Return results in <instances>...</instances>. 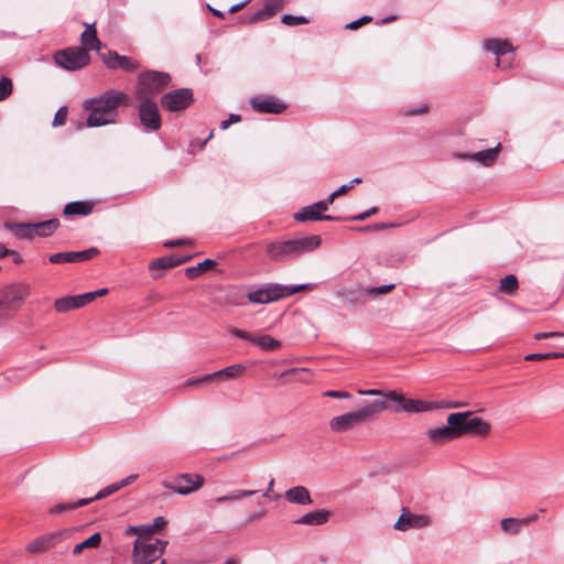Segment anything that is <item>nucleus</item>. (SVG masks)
I'll use <instances>...</instances> for the list:
<instances>
[{
    "instance_id": "1",
    "label": "nucleus",
    "mask_w": 564,
    "mask_h": 564,
    "mask_svg": "<svg viewBox=\"0 0 564 564\" xmlns=\"http://www.w3.org/2000/svg\"><path fill=\"white\" fill-rule=\"evenodd\" d=\"M129 97L122 91L107 90L104 94L86 99L84 109L89 111L87 126L95 128L116 122L118 109L121 105H128Z\"/></svg>"
},
{
    "instance_id": "2",
    "label": "nucleus",
    "mask_w": 564,
    "mask_h": 564,
    "mask_svg": "<svg viewBox=\"0 0 564 564\" xmlns=\"http://www.w3.org/2000/svg\"><path fill=\"white\" fill-rule=\"evenodd\" d=\"M321 243L322 239L317 235L271 242L267 246V254L273 261H286L317 249Z\"/></svg>"
},
{
    "instance_id": "3",
    "label": "nucleus",
    "mask_w": 564,
    "mask_h": 564,
    "mask_svg": "<svg viewBox=\"0 0 564 564\" xmlns=\"http://www.w3.org/2000/svg\"><path fill=\"white\" fill-rule=\"evenodd\" d=\"M387 409L388 406L384 404V400L367 402L357 411L333 417L329 421V429L335 433L346 432L358 424L373 419Z\"/></svg>"
},
{
    "instance_id": "4",
    "label": "nucleus",
    "mask_w": 564,
    "mask_h": 564,
    "mask_svg": "<svg viewBox=\"0 0 564 564\" xmlns=\"http://www.w3.org/2000/svg\"><path fill=\"white\" fill-rule=\"evenodd\" d=\"M308 288V284L283 285L279 283H267L254 291H250L247 297L251 303L267 304L291 296Z\"/></svg>"
},
{
    "instance_id": "5",
    "label": "nucleus",
    "mask_w": 564,
    "mask_h": 564,
    "mask_svg": "<svg viewBox=\"0 0 564 564\" xmlns=\"http://www.w3.org/2000/svg\"><path fill=\"white\" fill-rule=\"evenodd\" d=\"M171 75L166 72L145 69L138 75L137 97H151L171 85Z\"/></svg>"
},
{
    "instance_id": "6",
    "label": "nucleus",
    "mask_w": 564,
    "mask_h": 564,
    "mask_svg": "<svg viewBox=\"0 0 564 564\" xmlns=\"http://www.w3.org/2000/svg\"><path fill=\"white\" fill-rule=\"evenodd\" d=\"M166 541L160 539H137L133 543L132 564H152L164 553Z\"/></svg>"
},
{
    "instance_id": "7",
    "label": "nucleus",
    "mask_w": 564,
    "mask_h": 564,
    "mask_svg": "<svg viewBox=\"0 0 564 564\" xmlns=\"http://www.w3.org/2000/svg\"><path fill=\"white\" fill-rule=\"evenodd\" d=\"M53 59L57 66L75 72L90 63V55L85 47L74 46L57 51Z\"/></svg>"
},
{
    "instance_id": "8",
    "label": "nucleus",
    "mask_w": 564,
    "mask_h": 564,
    "mask_svg": "<svg viewBox=\"0 0 564 564\" xmlns=\"http://www.w3.org/2000/svg\"><path fill=\"white\" fill-rule=\"evenodd\" d=\"M72 533L73 529H61L44 533L30 542L25 551L31 554H43L68 540Z\"/></svg>"
},
{
    "instance_id": "9",
    "label": "nucleus",
    "mask_w": 564,
    "mask_h": 564,
    "mask_svg": "<svg viewBox=\"0 0 564 564\" xmlns=\"http://www.w3.org/2000/svg\"><path fill=\"white\" fill-rule=\"evenodd\" d=\"M384 404L388 406V402H395L399 404L398 408L392 409L393 412L404 411L408 413H421V412H427L436 409V404L433 402H427L423 400L417 399H409L400 393H398L395 390H390L384 394Z\"/></svg>"
},
{
    "instance_id": "10",
    "label": "nucleus",
    "mask_w": 564,
    "mask_h": 564,
    "mask_svg": "<svg viewBox=\"0 0 564 564\" xmlns=\"http://www.w3.org/2000/svg\"><path fill=\"white\" fill-rule=\"evenodd\" d=\"M193 101L194 94L191 88H178L164 94L161 106L170 112H178L187 109Z\"/></svg>"
},
{
    "instance_id": "11",
    "label": "nucleus",
    "mask_w": 564,
    "mask_h": 564,
    "mask_svg": "<svg viewBox=\"0 0 564 564\" xmlns=\"http://www.w3.org/2000/svg\"><path fill=\"white\" fill-rule=\"evenodd\" d=\"M204 477L198 474H181L172 480H164L163 486L178 495H189L203 487Z\"/></svg>"
},
{
    "instance_id": "12",
    "label": "nucleus",
    "mask_w": 564,
    "mask_h": 564,
    "mask_svg": "<svg viewBox=\"0 0 564 564\" xmlns=\"http://www.w3.org/2000/svg\"><path fill=\"white\" fill-rule=\"evenodd\" d=\"M140 100L139 117L141 124L152 131L161 128V116L158 104L151 97H137Z\"/></svg>"
},
{
    "instance_id": "13",
    "label": "nucleus",
    "mask_w": 564,
    "mask_h": 564,
    "mask_svg": "<svg viewBox=\"0 0 564 564\" xmlns=\"http://www.w3.org/2000/svg\"><path fill=\"white\" fill-rule=\"evenodd\" d=\"M30 289L26 284L18 283L0 290V299L6 310L19 306L29 296Z\"/></svg>"
},
{
    "instance_id": "14",
    "label": "nucleus",
    "mask_w": 564,
    "mask_h": 564,
    "mask_svg": "<svg viewBox=\"0 0 564 564\" xmlns=\"http://www.w3.org/2000/svg\"><path fill=\"white\" fill-rule=\"evenodd\" d=\"M395 288V284H386L381 286H372V288H357V289H341L338 291V296L344 299L347 303L354 305L360 296L362 295H372L379 296L391 292Z\"/></svg>"
},
{
    "instance_id": "15",
    "label": "nucleus",
    "mask_w": 564,
    "mask_h": 564,
    "mask_svg": "<svg viewBox=\"0 0 564 564\" xmlns=\"http://www.w3.org/2000/svg\"><path fill=\"white\" fill-rule=\"evenodd\" d=\"M250 106L258 113L279 115L286 109V105L272 95L253 96L250 98Z\"/></svg>"
},
{
    "instance_id": "16",
    "label": "nucleus",
    "mask_w": 564,
    "mask_h": 564,
    "mask_svg": "<svg viewBox=\"0 0 564 564\" xmlns=\"http://www.w3.org/2000/svg\"><path fill=\"white\" fill-rule=\"evenodd\" d=\"M230 334L237 338L250 341L257 345L262 350H274L280 348L281 343L270 335H253L249 332L234 327L230 329Z\"/></svg>"
},
{
    "instance_id": "17",
    "label": "nucleus",
    "mask_w": 564,
    "mask_h": 564,
    "mask_svg": "<svg viewBox=\"0 0 564 564\" xmlns=\"http://www.w3.org/2000/svg\"><path fill=\"white\" fill-rule=\"evenodd\" d=\"M100 57L110 69H122L130 73L141 66L137 59L126 55H119L116 51H108L107 54H100Z\"/></svg>"
},
{
    "instance_id": "18",
    "label": "nucleus",
    "mask_w": 564,
    "mask_h": 564,
    "mask_svg": "<svg viewBox=\"0 0 564 564\" xmlns=\"http://www.w3.org/2000/svg\"><path fill=\"white\" fill-rule=\"evenodd\" d=\"M97 254H99V250L96 247H91L83 251H67L53 253L50 256L48 260L51 263L54 264L74 263L90 260Z\"/></svg>"
},
{
    "instance_id": "19",
    "label": "nucleus",
    "mask_w": 564,
    "mask_h": 564,
    "mask_svg": "<svg viewBox=\"0 0 564 564\" xmlns=\"http://www.w3.org/2000/svg\"><path fill=\"white\" fill-rule=\"evenodd\" d=\"M294 219L300 223H306V221H313V220H327V221H334V220H340V217L337 216H330V215H323V213L315 207V203L305 206L301 208L295 215Z\"/></svg>"
},
{
    "instance_id": "20",
    "label": "nucleus",
    "mask_w": 564,
    "mask_h": 564,
    "mask_svg": "<svg viewBox=\"0 0 564 564\" xmlns=\"http://www.w3.org/2000/svg\"><path fill=\"white\" fill-rule=\"evenodd\" d=\"M500 150H501V144L498 143L492 149L482 150V151H479V152H475L473 154H464V153H462V154H457L456 156L459 158V159H463V160L477 161V162H479L480 164H482L485 166H489V165H491L496 161L497 155L500 152Z\"/></svg>"
},
{
    "instance_id": "21",
    "label": "nucleus",
    "mask_w": 564,
    "mask_h": 564,
    "mask_svg": "<svg viewBox=\"0 0 564 564\" xmlns=\"http://www.w3.org/2000/svg\"><path fill=\"white\" fill-rule=\"evenodd\" d=\"M471 415V412H456L451 413L447 416V425L451 429L455 438L466 434L467 417Z\"/></svg>"
},
{
    "instance_id": "22",
    "label": "nucleus",
    "mask_w": 564,
    "mask_h": 564,
    "mask_svg": "<svg viewBox=\"0 0 564 564\" xmlns=\"http://www.w3.org/2000/svg\"><path fill=\"white\" fill-rule=\"evenodd\" d=\"M246 371H247L246 366H243L241 364H235V365L228 366L221 370H218L214 373L207 375L200 379H197L194 382H204V381H208V380H212V379L218 378V377H225L226 379H235V378L243 376L246 373Z\"/></svg>"
},
{
    "instance_id": "23",
    "label": "nucleus",
    "mask_w": 564,
    "mask_h": 564,
    "mask_svg": "<svg viewBox=\"0 0 564 564\" xmlns=\"http://www.w3.org/2000/svg\"><path fill=\"white\" fill-rule=\"evenodd\" d=\"M330 512L328 510H314L303 514L301 518L294 521L295 524L303 525H322L325 524L329 519Z\"/></svg>"
},
{
    "instance_id": "24",
    "label": "nucleus",
    "mask_w": 564,
    "mask_h": 564,
    "mask_svg": "<svg viewBox=\"0 0 564 564\" xmlns=\"http://www.w3.org/2000/svg\"><path fill=\"white\" fill-rule=\"evenodd\" d=\"M284 496L290 503L306 506L313 502L308 489L304 486L292 487L285 491Z\"/></svg>"
},
{
    "instance_id": "25",
    "label": "nucleus",
    "mask_w": 564,
    "mask_h": 564,
    "mask_svg": "<svg viewBox=\"0 0 564 564\" xmlns=\"http://www.w3.org/2000/svg\"><path fill=\"white\" fill-rule=\"evenodd\" d=\"M283 7V0H267L264 7L258 10L250 19V23L273 17Z\"/></svg>"
},
{
    "instance_id": "26",
    "label": "nucleus",
    "mask_w": 564,
    "mask_h": 564,
    "mask_svg": "<svg viewBox=\"0 0 564 564\" xmlns=\"http://www.w3.org/2000/svg\"><path fill=\"white\" fill-rule=\"evenodd\" d=\"M189 259H191V257L178 258V257H174V256L158 258L150 262L149 270L154 272L156 270H166V269L175 268V267L188 261Z\"/></svg>"
},
{
    "instance_id": "27",
    "label": "nucleus",
    "mask_w": 564,
    "mask_h": 564,
    "mask_svg": "<svg viewBox=\"0 0 564 564\" xmlns=\"http://www.w3.org/2000/svg\"><path fill=\"white\" fill-rule=\"evenodd\" d=\"M426 436L430 440V442L434 445H440L455 440V436L453 435L448 425L429 429L426 431Z\"/></svg>"
},
{
    "instance_id": "28",
    "label": "nucleus",
    "mask_w": 564,
    "mask_h": 564,
    "mask_svg": "<svg viewBox=\"0 0 564 564\" xmlns=\"http://www.w3.org/2000/svg\"><path fill=\"white\" fill-rule=\"evenodd\" d=\"M484 48L494 53L497 56L505 55L506 53L514 51V47L512 46L509 40L499 39H490L485 41Z\"/></svg>"
},
{
    "instance_id": "29",
    "label": "nucleus",
    "mask_w": 564,
    "mask_h": 564,
    "mask_svg": "<svg viewBox=\"0 0 564 564\" xmlns=\"http://www.w3.org/2000/svg\"><path fill=\"white\" fill-rule=\"evenodd\" d=\"M137 477H138L137 475H130V476L123 478L119 482L111 484V485L107 486L106 488H104L102 490L98 491L90 499H93V501L104 499V498L117 492L121 488L132 484L137 479Z\"/></svg>"
},
{
    "instance_id": "30",
    "label": "nucleus",
    "mask_w": 564,
    "mask_h": 564,
    "mask_svg": "<svg viewBox=\"0 0 564 564\" xmlns=\"http://www.w3.org/2000/svg\"><path fill=\"white\" fill-rule=\"evenodd\" d=\"M82 43L89 50L100 51L101 42L97 36L95 24L88 25L80 36Z\"/></svg>"
},
{
    "instance_id": "31",
    "label": "nucleus",
    "mask_w": 564,
    "mask_h": 564,
    "mask_svg": "<svg viewBox=\"0 0 564 564\" xmlns=\"http://www.w3.org/2000/svg\"><path fill=\"white\" fill-rule=\"evenodd\" d=\"M91 212H93V205L90 203L82 202V200L70 202V203L66 204V206L64 207V210H63L64 215H67V216H74V215L87 216Z\"/></svg>"
},
{
    "instance_id": "32",
    "label": "nucleus",
    "mask_w": 564,
    "mask_h": 564,
    "mask_svg": "<svg viewBox=\"0 0 564 564\" xmlns=\"http://www.w3.org/2000/svg\"><path fill=\"white\" fill-rule=\"evenodd\" d=\"M466 433H475L478 435H487L490 431V424L481 417H467Z\"/></svg>"
},
{
    "instance_id": "33",
    "label": "nucleus",
    "mask_w": 564,
    "mask_h": 564,
    "mask_svg": "<svg viewBox=\"0 0 564 564\" xmlns=\"http://www.w3.org/2000/svg\"><path fill=\"white\" fill-rule=\"evenodd\" d=\"M59 220L52 218L42 223L34 224L35 236L50 237L58 228Z\"/></svg>"
},
{
    "instance_id": "34",
    "label": "nucleus",
    "mask_w": 564,
    "mask_h": 564,
    "mask_svg": "<svg viewBox=\"0 0 564 564\" xmlns=\"http://www.w3.org/2000/svg\"><path fill=\"white\" fill-rule=\"evenodd\" d=\"M93 502V499H79L76 502H68V503H57L48 509V512L51 514H61L67 511L75 510L79 507H84Z\"/></svg>"
},
{
    "instance_id": "35",
    "label": "nucleus",
    "mask_w": 564,
    "mask_h": 564,
    "mask_svg": "<svg viewBox=\"0 0 564 564\" xmlns=\"http://www.w3.org/2000/svg\"><path fill=\"white\" fill-rule=\"evenodd\" d=\"M54 308L58 313H65L72 310L80 308L76 295L64 296L55 300Z\"/></svg>"
},
{
    "instance_id": "36",
    "label": "nucleus",
    "mask_w": 564,
    "mask_h": 564,
    "mask_svg": "<svg viewBox=\"0 0 564 564\" xmlns=\"http://www.w3.org/2000/svg\"><path fill=\"white\" fill-rule=\"evenodd\" d=\"M519 288L518 279L514 274H508L500 280L498 290L507 295H513Z\"/></svg>"
},
{
    "instance_id": "37",
    "label": "nucleus",
    "mask_w": 564,
    "mask_h": 564,
    "mask_svg": "<svg viewBox=\"0 0 564 564\" xmlns=\"http://www.w3.org/2000/svg\"><path fill=\"white\" fill-rule=\"evenodd\" d=\"M101 543V534L99 532L94 533L88 539L83 541L82 543H78L73 549V554L78 555L83 552L85 549H96Z\"/></svg>"
},
{
    "instance_id": "38",
    "label": "nucleus",
    "mask_w": 564,
    "mask_h": 564,
    "mask_svg": "<svg viewBox=\"0 0 564 564\" xmlns=\"http://www.w3.org/2000/svg\"><path fill=\"white\" fill-rule=\"evenodd\" d=\"M10 228L18 238L32 239L35 236L34 224H15Z\"/></svg>"
},
{
    "instance_id": "39",
    "label": "nucleus",
    "mask_w": 564,
    "mask_h": 564,
    "mask_svg": "<svg viewBox=\"0 0 564 564\" xmlns=\"http://www.w3.org/2000/svg\"><path fill=\"white\" fill-rule=\"evenodd\" d=\"M257 492H258L257 490H235V491L230 492L229 495H225V496L216 498V502L224 503V502H229V501H237L242 498L253 496Z\"/></svg>"
},
{
    "instance_id": "40",
    "label": "nucleus",
    "mask_w": 564,
    "mask_h": 564,
    "mask_svg": "<svg viewBox=\"0 0 564 564\" xmlns=\"http://www.w3.org/2000/svg\"><path fill=\"white\" fill-rule=\"evenodd\" d=\"M413 514L405 508L402 509L398 521L394 523V529L398 531H406L413 528Z\"/></svg>"
},
{
    "instance_id": "41",
    "label": "nucleus",
    "mask_w": 564,
    "mask_h": 564,
    "mask_svg": "<svg viewBox=\"0 0 564 564\" xmlns=\"http://www.w3.org/2000/svg\"><path fill=\"white\" fill-rule=\"evenodd\" d=\"M500 525L503 532L511 534H518L522 529L521 520L516 518L502 519Z\"/></svg>"
},
{
    "instance_id": "42",
    "label": "nucleus",
    "mask_w": 564,
    "mask_h": 564,
    "mask_svg": "<svg viewBox=\"0 0 564 564\" xmlns=\"http://www.w3.org/2000/svg\"><path fill=\"white\" fill-rule=\"evenodd\" d=\"M124 534L127 536L139 534L140 536L138 539H151V529L144 525H129L124 530Z\"/></svg>"
},
{
    "instance_id": "43",
    "label": "nucleus",
    "mask_w": 564,
    "mask_h": 564,
    "mask_svg": "<svg viewBox=\"0 0 564 564\" xmlns=\"http://www.w3.org/2000/svg\"><path fill=\"white\" fill-rule=\"evenodd\" d=\"M13 91L11 78L3 76L0 79V101L8 99Z\"/></svg>"
},
{
    "instance_id": "44",
    "label": "nucleus",
    "mask_w": 564,
    "mask_h": 564,
    "mask_svg": "<svg viewBox=\"0 0 564 564\" xmlns=\"http://www.w3.org/2000/svg\"><path fill=\"white\" fill-rule=\"evenodd\" d=\"M282 23L285 25H289V26H295V25L306 24V23H308V20H307V18H305L303 15L285 14L282 18Z\"/></svg>"
},
{
    "instance_id": "45",
    "label": "nucleus",
    "mask_w": 564,
    "mask_h": 564,
    "mask_svg": "<svg viewBox=\"0 0 564 564\" xmlns=\"http://www.w3.org/2000/svg\"><path fill=\"white\" fill-rule=\"evenodd\" d=\"M564 357V352H549V354H530L525 356V360H544L551 358H561Z\"/></svg>"
},
{
    "instance_id": "46",
    "label": "nucleus",
    "mask_w": 564,
    "mask_h": 564,
    "mask_svg": "<svg viewBox=\"0 0 564 564\" xmlns=\"http://www.w3.org/2000/svg\"><path fill=\"white\" fill-rule=\"evenodd\" d=\"M66 119H67V108L61 107L54 116L53 126L54 127L63 126V124H65Z\"/></svg>"
},
{
    "instance_id": "47",
    "label": "nucleus",
    "mask_w": 564,
    "mask_h": 564,
    "mask_svg": "<svg viewBox=\"0 0 564 564\" xmlns=\"http://www.w3.org/2000/svg\"><path fill=\"white\" fill-rule=\"evenodd\" d=\"M372 20L371 17L369 15H364L355 21H351L349 22L347 25H346V29L348 30H357L359 29L361 25L366 24V23H369L370 21Z\"/></svg>"
},
{
    "instance_id": "48",
    "label": "nucleus",
    "mask_w": 564,
    "mask_h": 564,
    "mask_svg": "<svg viewBox=\"0 0 564 564\" xmlns=\"http://www.w3.org/2000/svg\"><path fill=\"white\" fill-rule=\"evenodd\" d=\"M335 198H336L335 194L332 193L327 196V198L315 203V207H317L322 213L326 212L328 209L329 205H332L334 203Z\"/></svg>"
},
{
    "instance_id": "49",
    "label": "nucleus",
    "mask_w": 564,
    "mask_h": 564,
    "mask_svg": "<svg viewBox=\"0 0 564 564\" xmlns=\"http://www.w3.org/2000/svg\"><path fill=\"white\" fill-rule=\"evenodd\" d=\"M413 528L420 529L430 524V518L423 514H413Z\"/></svg>"
},
{
    "instance_id": "50",
    "label": "nucleus",
    "mask_w": 564,
    "mask_h": 564,
    "mask_svg": "<svg viewBox=\"0 0 564 564\" xmlns=\"http://www.w3.org/2000/svg\"><path fill=\"white\" fill-rule=\"evenodd\" d=\"M324 397L333 398V399H349L351 394L347 391H337V390H328L325 391Z\"/></svg>"
},
{
    "instance_id": "51",
    "label": "nucleus",
    "mask_w": 564,
    "mask_h": 564,
    "mask_svg": "<svg viewBox=\"0 0 564 564\" xmlns=\"http://www.w3.org/2000/svg\"><path fill=\"white\" fill-rule=\"evenodd\" d=\"M76 296H77V301H78L80 307H84L87 304H89L90 302H93L94 300H96L93 292L78 294Z\"/></svg>"
},
{
    "instance_id": "52",
    "label": "nucleus",
    "mask_w": 564,
    "mask_h": 564,
    "mask_svg": "<svg viewBox=\"0 0 564 564\" xmlns=\"http://www.w3.org/2000/svg\"><path fill=\"white\" fill-rule=\"evenodd\" d=\"M241 121L240 115L231 113L227 120H223L220 122V129L226 130L229 128L230 124L237 123Z\"/></svg>"
},
{
    "instance_id": "53",
    "label": "nucleus",
    "mask_w": 564,
    "mask_h": 564,
    "mask_svg": "<svg viewBox=\"0 0 564 564\" xmlns=\"http://www.w3.org/2000/svg\"><path fill=\"white\" fill-rule=\"evenodd\" d=\"M166 524V520L163 517H156L153 520L152 525H148V529H151V534L161 530Z\"/></svg>"
},
{
    "instance_id": "54",
    "label": "nucleus",
    "mask_w": 564,
    "mask_h": 564,
    "mask_svg": "<svg viewBox=\"0 0 564 564\" xmlns=\"http://www.w3.org/2000/svg\"><path fill=\"white\" fill-rule=\"evenodd\" d=\"M553 337H564V333L550 332V333H536L534 335L535 339H545V338H553Z\"/></svg>"
},
{
    "instance_id": "55",
    "label": "nucleus",
    "mask_w": 564,
    "mask_h": 564,
    "mask_svg": "<svg viewBox=\"0 0 564 564\" xmlns=\"http://www.w3.org/2000/svg\"><path fill=\"white\" fill-rule=\"evenodd\" d=\"M216 262L212 259H206L203 262H199L196 268L199 272L206 271L215 267Z\"/></svg>"
},
{
    "instance_id": "56",
    "label": "nucleus",
    "mask_w": 564,
    "mask_h": 564,
    "mask_svg": "<svg viewBox=\"0 0 564 564\" xmlns=\"http://www.w3.org/2000/svg\"><path fill=\"white\" fill-rule=\"evenodd\" d=\"M358 393L364 394V395H380L381 399H384V394L387 392H383L382 390H379V389H369V390H359Z\"/></svg>"
},
{
    "instance_id": "57",
    "label": "nucleus",
    "mask_w": 564,
    "mask_h": 564,
    "mask_svg": "<svg viewBox=\"0 0 564 564\" xmlns=\"http://www.w3.org/2000/svg\"><path fill=\"white\" fill-rule=\"evenodd\" d=\"M265 516V510H259L248 516L247 523H252Z\"/></svg>"
},
{
    "instance_id": "58",
    "label": "nucleus",
    "mask_w": 564,
    "mask_h": 564,
    "mask_svg": "<svg viewBox=\"0 0 564 564\" xmlns=\"http://www.w3.org/2000/svg\"><path fill=\"white\" fill-rule=\"evenodd\" d=\"M425 112H427V106H421V107H417V108L408 109L405 113L408 116H416V115H422V113H425Z\"/></svg>"
},
{
    "instance_id": "59",
    "label": "nucleus",
    "mask_w": 564,
    "mask_h": 564,
    "mask_svg": "<svg viewBox=\"0 0 564 564\" xmlns=\"http://www.w3.org/2000/svg\"><path fill=\"white\" fill-rule=\"evenodd\" d=\"M200 272L197 270L196 265L195 267H188L185 269V274L188 279H195L198 276Z\"/></svg>"
},
{
    "instance_id": "60",
    "label": "nucleus",
    "mask_w": 564,
    "mask_h": 564,
    "mask_svg": "<svg viewBox=\"0 0 564 564\" xmlns=\"http://www.w3.org/2000/svg\"><path fill=\"white\" fill-rule=\"evenodd\" d=\"M189 241L186 239H177V240H171L165 242V247H175V246H183L188 243Z\"/></svg>"
},
{
    "instance_id": "61",
    "label": "nucleus",
    "mask_w": 564,
    "mask_h": 564,
    "mask_svg": "<svg viewBox=\"0 0 564 564\" xmlns=\"http://www.w3.org/2000/svg\"><path fill=\"white\" fill-rule=\"evenodd\" d=\"M391 226H392V225H391V224H388V223H378V224H376L373 227H371V226H367L365 229H366V230H370V229L382 230V229L389 228V227H391Z\"/></svg>"
},
{
    "instance_id": "62",
    "label": "nucleus",
    "mask_w": 564,
    "mask_h": 564,
    "mask_svg": "<svg viewBox=\"0 0 564 564\" xmlns=\"http://www.w3.org/2000/svg\"><path fill=\"white\" fill-rule=\"evenodd\" d=\"M349 189H351L349 183L341 185L337 191L333 192L336 197L346 194Z\"/></svg>"
},
{
    "instance_id": "63",
    "label": "nucleus",
    "mask_w": 564,
    "mask_h": 564,
    "mask_svg": "<svg viewBox=\"0 0 564 564\" xmlns=\"http://www.w3.org/2000/svg\"><path fill=\"white\" fill-rule=\"evenodd\" d=\"M523 525H528L529 523L538 520V514H530L527 518L520 519Z\"/></svg>"
},
{
    "instance_id": "64",
    "label": "nucleus",
    "mask_w": 564,
    "mask_h": 564,
    "mask_svg": "<svg viewBox=\"0 0 564 564\" xmlns=\"http://www.w3.org/2000/svg\"><path fill=\"white\" fill-rule=\"evenodd\" d=\"M370 216V213H361L359 215H356V216H352L350 219L351 220H358V221H362L365 219H367L368 217Z\"/></svg>"
}]
</instances>
